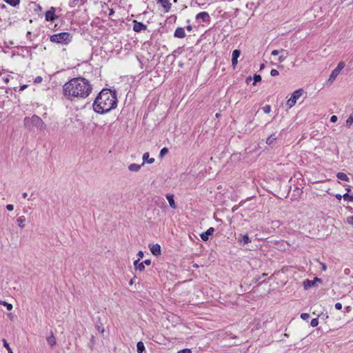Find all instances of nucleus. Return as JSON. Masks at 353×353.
<instances>
[{
  "mask_svg": "<svg viewBox=\"0 0 353 353\" xmlns=\"http://www.w3.org/2000/svg\"><path fill=\"white\" fill-rule=\"evenodd\" d=\"M242 239L239 240L240 242L243 241L245 244L251 242V239L248 235H243L241 237Z\"/></svg>",
  "mask_w": 353,
  "mask_h": 353,
  "instance_id": "c85d7f7f",
  "label": "nucleus"
},
{
  "mask_svg": "<svg viewBox=\"0 0 353 353\" xmlns=\"http://www.w3.org/2000/svg\"><path fill=\"white\" fill-rule=\"evenodd\" d=\"M134 266L136 270L142 272L145 270V265L143 262H139V259L134 262Z\"/></svg>",
  "mask_w": 353,
  "mask_h": 353,
  "instance_id": "f3484780",
  "label": "nucleus"
},
{
  "mask_svg": "<svg viewBox=\"0 0 353 353\" xmlns=\"http://www.w3.org/2000/svg\"><path fill=\"white\" fill-rule=\"evenodd\" d=\"M336 177L341 180V181H349V178L348 176H347L346 174L343 173V172H339L337 174H336Z\"/></svg>",
  "mask_w": 353,
  "mask_h": 353,
  "instance_id": "393cba45",
  "label": "nucleus"
},
{
  "mask_svg": "<svg viewBox=\"0 0 353 353\" xmlns=\"http://www.w3.org/2000/svg\"><path fill=\"white\" fill-rule=\"evenodd\" d=\"M208 0H196L195 3H196L198 6H203L207 3Z\"/></svg>",
  "mask_w": 353,
  "mask_h": 353,
  "instance_id": "4c0bfd02",
  "label": "nucleus"
},
{
  "mask_svg": "<svg viewBox=\"0 0 353 353\" xmlns=\"http://www.w3.org/2000/svg\"><path fill=\"white\" fill-rule=\"evenodd\" d=\"M17 223L19 225V227L21 229L24 228L26 224V217L24 216H21L17 218Z\"/></svg>",
  "mask_w": 353,
  "mask_h": 353,
  "instance_id": "412c9836",
  "label": "nucleus"
},
{
  "mask_svg": "<svg viewBox=\"0 0 353 353\" xmlns=\"http://www.w3.org/2000/svg\"><path fill=\"white\" fill-rule=\"evenodd\" d=\"M322 267H323V270H326V266L324 263L322 264Z\"/></svg>",
  "mask_w": 353,
  "mask_h": 353,
  "instance_id": "6e6d98bb",
  "label": "nucleus"
},
{
  "mask_svg": "<svg viewBox=\"0 0 353 353\" xmlns=\"http://www.w3.org/2000/svg\"><path fill=\"white\" fill-rule=\"evenodd\" d=\"M353 123V115H350L348 119L346 120V125L350 126Z\"/></svg>",
  "mask_w": 353,
  "mask_h": 353,
  "instance_id": "473e14b6",
  "label": "nucleus"
},
{
  "mask_svg": "<svg viewBox=\"0 0 353 353\" xmlns=\"http://www.w3.org/2000/svg\"><path fill=\"white\" fill-rule=\"evenodd\" d=\"M187 30H189V31H191L192 30V26H187Z\"/></svg>",
  "mask_w": 353,
  "mask_h": 353,
  "instance_id": "5fc2aeb1",
  "label": "nucleus"
},
{
  "mask_svg": "<svg viewBox=\"0 0 353 353\" xmlns=\"http://www.w3.org/2000/svg\"><path fill=\"white\" fill-rule=\"evenodd\" d=\"M157 3L161 5L165 12H168L171 9L172 3L169 0H157Z\"/></svg>",
  "mask_w": 353,
  "mask_h": 353,
  "instance_id": "9d476101",
  "label": "nucleus"
},
{
  "mask_svg": "<svg viewBox=\"0 0 353 353\" xmlns=\"http://www.w3.org/2000/svg\"><path fill=\"white\" fill-rule=\"evenodd\" d=\"M345 63L344 62H339L335 70H338L341 72V71L344 68Z\"/></svg>",
  "mask_w": 353,
  "mask_h": 353,
  "instance_id": "c756f323",
  "label": "nucleus"
},
{
  "mask_svg": "<svg viewBox=\"0 0 353 353\" xmlns=\"http://www.w3.org/2000/svg\"><path fill=\"white\" fill-rule=\"evenodd\" d=\"M132 284H133V281H132V280H131V281H130V285H132Z\"/></svg>",
  "mask_w": 353,
  "mask_h": 353,
  "instance_id": "bf43d9fd",
  "label": "nucleus"
},
{
  "mask_svg": "<svg viewBox=\"0 0 353 353\" xmlns=\"http://www.w3.org/2000/svg\"><path fill=\"white\" fill-rule=\"evenodd\" d=\"M117 105V98L115 91L103 89L96 97L93 103V110L99 114H105Z\"/></svg>",
  "mask_w": 353,
  "mask_h": 353,
  "instance_id": "f03ea898",
  "label": "nucleus"
},
{
  "mask_svg": "<svg viewBox=\"0 0 353 353\" xmlns=\"http://www.w3.org/2000/svg\"><path fill=\"white\" fill-rule=\"evenodd\" d=\"M79 0H70L69 1V6L71 8H74L77 5Z\"/></svg>",
  "mask_w": 353,
  "mask_h": 353,
  "instance_id": "72a5a7b5",
  "label": "nucleus"
},
{
  "mask_svg": "<svg viewBox=\"0 0 353 353\" xmlns=\"http://www.w3.org/2000/svg\"><path fill=\"white\" fill-rule=\"evenodd\" d=\"M347 222L351 225H353V216H349L347 218Z\"/></svg>",
  "mask_w": 353,
  "mask_h": 353,
  "instance_id": "79ce46f5",
  "label": "nucleus"
},
{
  "mask_svg": "<svg viewBox=\"0 0 353 353\" xmlns=\"http://www.w3.org/2000/svg\"><path fill=\"white\" fill-rule=\"evenodd\" d=\"M72 35L69 32H61L52 35L50 38L51 42L68 44L72 41Z\"/></svg>",
  "mask_w": 353,
  "mask_h": 353,
  "instance_id": "20e7f679",
  "label": "nucleus"
},
{
  "mask_svg": "<svg viewBox=\"0 0 353 353\" xmlns=\"http://www.w3.org/2000/svg\"><path fill=\"white\" fill-rule=\"evenodd\" d=\"M150 249L152 254L154 256H159L161 253V246L159 244L150 245Z\"/></svg>",
  "mask_w": 353,
  "mask_h": 353,
  "instance_id": "ddd939ff",
  "label": "nucleus"
},
{
  "mask_svg": "<svg viewBox=\"0 0 353 353\" xmlns=\"http://www.w3.org/2000/svg\"><path fill=\"white\" fill-rule=\"evenodd\" d=\"M143 263L144 265L145 264L147 265H150L151 264V260L146 259L144 261H143Z\"/></svg>",
  "mask_w": 353,
  "mask_h": 353,
  "instance_id": "09e8293b",
  "label": "nucleus"
},
{
  "mask_svg": "<svg viewBox=\"0 0 353 353\" xmlns=\"http://www.w3.org/2000/svg\"><path fill=\"white\" fill-rule=\"evenodd\" d=\"M0 304L6 307L7 310L10 311L12 310V305L3 301H0Z\"/></svg>",
  "mask_w": 353,
  "mask_h": 353,
  "instance_id": "cd10ccee",
  "label": "nucleus"
},
{
  "mask_svg": "<svg viewBox=\"0 0 353 353\" xmlns=\"http://www.w3.org/2000/svg\"><path fill=\"white\" fill-rule=\"evenodd\" d=\"M174 36L179 39L184 38L186 36L184 28L181 27L177 28L174 31Z\"/></svg>",
  "mask_w": 353,
  "mask_h": 353,
  "instance_id": "f8f14e48",
  "label": "nucleus"
},
{
  "mask_svg": "<svg viewBox=\"0 0 353 353\" xmlns=\"http://www.w3.org/2000/svg\"><path fill=\"white\" fill-rule=\"evenodd\" d=\"M23 121L25 127L29 130H32L34 127L41 129L44 124L43 120L35 114L31 117H26Z\"/></svg>",
  "mask_w": 353,
  "mask_h": 353,
  "instance_id": "7ed1b4c3",
  "label": "nucleus"
},
{
  "mask_svg": "<svg viewBox=\"0 0 353 353\" xmlns=\"http://www.w3.org/2000/svg\"><path fill=\"white\" fill-rule=\"evenodd\" d=\"M196 20H201L203 22H208L210 20V17L207 12H201L196 15Z\"/></svg>",
  "mask_w": 353,
  "mask_h": 353,
  "instance_id": "0eeeda50",
  "label": "nucleus"
},
{
  "mask_svg": "<svg viewBox=\"0 0 353 353\" xmlns=\"http://www.w3.org/2000/svg\"><path fill=\"white\" fill-rule=\"evenodd\" d=\"M277 137L276 133L272 134L269 137H268L266 140V143L268 145H271L274 143L275 140H276Z\"/></svg>",
  "mask_w": 353,
  "mask_h": 353,
  "instance_id": "5701e85b",
  "label": "nucleus"
},
{
  "mask_svg": "<svg viewBox=\"0 0 353 353\" xmlns=\"http://www.w3.org/2000/svg\"><path fill=\"white\" fill-rule=\"evenodd\" d=\"M147 26L141 22L134 21L133 30L137 32H140L142 30H145Z\"/></svg>",
  "mask_w": 353,
  "mask_h": 353,
  "instance_id": "1a4fd4ad",
  "label": "nucleus"
},
{
  "mask_svg": "<svg viewBox=\"0 0 353 353\" xmlns=\"http://www.w3.org/2000/svg\"><path fill=\"white\" fill-rule=\"evenodd\" d=\"M281 52L282 53V54H281L279 58H278V61L280 62V63H282L283 61H284V60L287 58L288 55V52L284 50H281Z\"/></svg>",
  "mask_w": 353,
  "mask_h": 353,
  "instance_id": "4be33fe9",
  "label": "nucleus"
},
{
  "mask_svg": "<svg viewBox=\"0 0 353 353\" xmlns=\"http://www.w3.org/2000/svg\"><path fill=\"white\" fill-rule=\"evenodd\" d=\"M22 196H23V198H26L28 196L27 192L23 193Z\"/></svg>",
  "mask_w": 353,
  "mask_h": 353,
  "instance_id": "864d4df0",
  "label": "nucleus"
},
{
  "mask_svg": "<svg viewBox=\"0 0 353 353\" xmlns=\"http://www.w3.org/2000/svg\"><path fill=\"white\" fill-rule=\"evenodd\" d=\"M166 198L169 202V204H170V206L172 208V209H176V205L175 203V201L174 200V196L172 194H167L166 195Z\"/></svg>",
  "mask_w": 353,
  "mask_h": 353,
  "instance_id": "a211bd4d",
  "label": "nucleus"
},
{
  "mask_svg": "<svg viewBox=\"0 0 353 353\" xmlns=\"http://www.w3.org/2000/svg\"><path fill=\"white\" fill-rule=\"evenodd\" d=\"M335 308L336 310H341L342 308V304L341 303H336L334 305Z\"/></svg>",
  "mask_w": 353,
  "mask_h": 353,
  "instance_id": "de8ad7c7",
  "label": "nucleus"
},
{
  "mask_svg": "<svg viewBox=\"0 0 353 353\" xmlns=\"http://www.w3.org/2000/svg\"><path fill=\"white\" fill-rule=\"evenodd\" d=\"M145 350V345L143 342L139 341L137 344V351L138 353H143Z\"/></svg>",
  "mask_w": 353,
  "mask_h": 353,
  "instance_id": "a878e982",
  "label": "nucleus"
},
{
  "mask_svg": "<svg viewBox=\"0 0 353 353\" xmlns=\"http://www.w3.org/2000/svg\"><path fill=\"white\" fill-rule=\"evenodd\" d=\"M46 20L48 21H54L57 19V16L55 14V8L51 7L45 14Z\"/></svg>",
  "mask_w": 353,
  "mask_h": 353,
  "instance_id": "423d86ee",
  "label": "nucleus"
},
{
  "mask_svg": "<svg viewBox=\"0 0 353 353\" xmlns=\"http://www.w3.org/2000/svg\"><path fill=\"white\" fill-rule=\"evenodd\" d=\"M279 71L276 69H272L271 71H270V74L272 76V77H275V76H277L279 75Z\"/></svg>",
  "mask_w": 353,
  "mask_h": 353,
  "instance_id": "ea45409f",
  "label": "nucleus"
},
{
  "mask_svg": "<svg viewBox=\"0 0 353 353\" xmlns=\"http://www.w3.org/2000/svg\"><path fill=\"white\" fill-rule=\"evenodd\" d=\"M261 81V75H259V74H254L253 85H255L257 82H259Z\"/></svg>",
  "mask_w": 353,
  "mask_h": 353,
  "instance_id": "2f4dec72",
  "label": "nucleus"
},
{
  "mask_svg": "<svg viewBox=\"0 0 353 353\" xmlns=\"http://www.w3.org/2000/svg\"><path fill=\"white\" fill-rule=\"evenodd\" d=\"M3 1L6 3H7L8 4H9L13 7H16L20 3V0H3Z\"/></svg>",
  "mask_w": 353,
  "mask_h": 353,
  "instance_id": "bb28decb",
  "label": "nucleus"
},
{
  "mask_svg": "<svg viewBox=\"0 0 353 353\" xmlns=\"http://www.w3.org/2000/svg\"><path fill=\"white\" fill-rule=\"evenodd\" d=\"M350 191V188L347 189V193L343 194V197L345 201H347L348 202H353V195H350L348 192Z\"/></svg>",
  "mask_w": 353,
  "mask_h": 353,
  "instance_id": "b1692460",
  "label": "nucleus"
},
{
  "mask_svg": "<svg viewBox=\"0 0 353 353\" xmlns=\"http://www.w3.org/2000/svg\"><path fill=\"white\" fill-rule=\"evenodd\" d=\"M310 317V315L309 314L307 313H302L301 314V318L303 319V320H307Z\"/></svg>",
  "mask_w": 353,
  "mask_h": 353,
  "instance_id": "58836bf2",
  "label": "nucleus"
},
{
  "mask_svg": "<svg viewBox=\"0 0 353 353\" xmlns=\"http://www.w3.org/2000/svg\"><path fill=\"white\" fill-rule=\"evenodd\" d=\"M310 325L312 327H315L319 325V320L317 318L312 319Z\"/></svg>",
  "mask_w": 353,
  "mask_h": 353,
  "instance_id": "7c9ffc66",
  "label": "nucleus"
},
{
  "mask_svg": "<svg viewBox=\"0 0 353 353\" xmlns=\"http://www.w3.org/2000/svg\"><path fill=\"white\" fill-rule=\"evenodd\" d=\"M280 52H281V51H279V50H274L273 51H272L271 54H272V56H276V55H278Z\"/></svg>",
  "mask_w": 353,
  "mask_h": 353,
  "instance_id": "a18cd8bd",
  "label": "nucleus"
},
{
  "mask_svg": "<svg viewBox=\"0 0 353 353\" xmlns=\"http://www.w3.org/2000/svg\"><path fill=\"white\" fill-rule=\"evenodd\" d=\"M263 110L265 113L268 114L271 111V106L270 105H266L263 108Z\"/></svg>",
  "mask_w": 353,
  "mask_h": 353,
  "instance_id": "e433bc0d",
  "label": "nucleus"
},
{
  "mask_svg": "<svg viewBox=\"0 0 353 353\" xmlns=\"http://www.w3.org/2000/svg\"><path fill=\"white\" fill-rule=\"evenodd\" d=\"M214 232V228H210L207 231L201 234V238L203 241H207L209 239V236L212 235Z\"/></svg>",
  "mask_w": 353,
  "mask_h": 353,
  "instance_id": "9b49d317",
  "label": "nucleus"
},
{
  "mask_svg": "<svg viewBox=\"0 0 353 353\" xmlns=\"http://www.w3.org/2000/svg\"><path fill=\"white\" fill-rule=\"evenodd\" d=\"M42 80H43L42 77L40 76H38L34 79V82L36 83H39L42 81Z\"/></svg>",
  "mask_w": 353,
  "mask_h": 353,
  "instance_id": "a19ab883",
  "label": "nucleus"
},
{
  "mask_svg": "<svg viewBox=\"0 0 353 353\" xmlns=\"http://www.w3.org/2000/svg\"><path fill=\"white\" fill-rule=\"evenodd\" d=\"M335 197H336L337 199L341 200V198L343 197V196H341V194H336V195H335Z\"/></svg>",
  "mask_w": 353,
  "mask_h": 353,
  "instance_id": "3c124183",
  "label": "nucleus"
},
{
  "mask_svg": "<svg viewBox=\"0 0 353 353\" xmlns=\"http://www.w3.org/2000/svg\"><path fill=\"white\" fill-rule=\"evenodd\" d=\"M178 353H192L190 349H183L178 352Z\"/></svg>",
  "mask_w": 353,
  "mask_h": 353,
  "instance_id": "37998d69",
  "label": "nucleus"
},
{
  "mask_svg": "<svg viewBox=\"0 0 353 353\" xmlns=\"http://www.w3.org/2000/svg\"><path fill=\"white\" fill-rule=\"evenodd\" d=\"M2 341L3 343V346L6 348V350H8V352L11 351L12 349L10 348V347L9 344L8 343V342L6 341V340L3 339L2 340Z\"/></svg>",
  "mask_w": 353,
  "mask_h": 353,
  "instance_id": "c9c22d12",
  "label": "nucleus"
},
{
  "mask_svg": "<svg viewBox=\"0 0 353 353\" xmlns=\"http://www.w3.org/2000/svg\"><path fill=\"white\" fill-rule=\"evenodd\" d=\"M138 255H139V259H142V258L143 257V256H144L143 252L142 251H139V252H138Z\"/></svg>",
  "mask_w": 353,
  "mask_h": 353,
  "instance_id": "8fccbe9b",
  "label": "nucleus"
},
{
  "mask_svg": "<svg viewBox=\"0 0 353 353\" xmlns=\"http://www.w3.org/2000/svg\"><path fill=\"white\" fill-rule=\"evenodd\" d=\"M339 73H340V72L334 69L330 75V77L327 82V85H331L334 82V81L336 79L337 76L339 74Z\"/></svg>",
  "mask_w": 353,
  "mask_h": 353,
  "instance_id": "4468645a",
  "label": "nucleus"
},
{
  "mask_svg": "<svg viewBox=\"0 0 353 353\" xmlns=\"http://www.w3.org/2000/svg\"><path fill=\"white\" fill-rule=\"evenodd\" d=\"M241 54V51L239 50H234L232 52V63L233 66H235L237 64V59Z\"/></svg>",
  "mask_w": 353,
  "mask_h": 353,
  "instance_id": "2eb2a0df",
  "label": "nucleus"
},
{
  "mask_svg": "<svg viewBox=\"0 0 353 353\" xmlns=\"http://www.w3.org/2000/svg\"><path fill=\"white\" fill-rule=\"evenodd\" d=\"M168 152V149L167 148H163L160 151L159 156L160 157H163L165 154H166Z\"/></svg>",
  "mask_w": 353,
  "mask_h": 353,
  "instance_id": "f704fd0d",
  "label": "nucleus"
},
{
  "mask_svg": "<svg viewBox=\"0 0 353 353\" xmlns=\"http://www.w3.org/2000/svg\"><path fill=\"white\" fill-rule=\"evenodd\" d=\"M143 165H138L136 163H131L128 165V170L131 172H138Z\"/></svg>",
  "mask_w": 353,
  "mask_h": 353,
  "instance_id": "aec40b11",
  "label": "nucleus"
},
{
  "mask_svg": "<svg viewBox=\"0 0 353 353\" xmlns=\"http://www.w3.org/2000/svg\"><path fill=\"white\" fill-rule=\"evenodd\" d=\"M143 162L142 165H144L145 163L152 164L154 162V159L150 158L149 152H145L143 155Z\"/></svg>",
  "mask_w": 353,
  "mask_h": 353,
  "instance_id": "dca6fc26",
  "label": "nucleus"
},
{
  "mask_svg": "<svg viewBox=\"0 0 353 353\" xmlns=\"http://www.w3.org/2000/svg\"><path fill=\"white\" fill-rule=\"evenodd\" d=\"M216 117H219V113H216Z\"/></svg>",
  "mask_w": 353,
  "mask_h": 353,
  "instance_id": "052dcab7",
  "label": "nucleus"
},
{
  "mask_svg": "<svg viewBox=\"0 0 353 353\" xmlns=\"http://www.w3.org/2000/svg\"><path fill=\"white\" fill-rule=\"evenodd\" d=\"M92 90L90 82L84 78H73L63 87V95L70 101L85 99Z\"/></svg>",
  "mask_w": 353,
  "mask_h": 353,
  "instance_id": "f257e3e1",
  "label": "nucleus"
},
{
  "mask_svg": "<svg viewBox=\"0 0 353 353\" xmlns=\"http://www.w3.org/2000/svg\"><path fill=\"white\" fill-rule=\"evenodd\" d=\"M338 118L336 115H332L330 118V121L332 123H335L337 121Z\"/></svg>",
  "mask_w": 353,
  "mask_h": 353,
  "instance_id": "49530a36",
  "label": "nucleus"
},
{
  "mask_svg": "<svg viewBox=\"0 0 353 353\" xmlns=\"http://www.w3.org/2000/svg\"><path fill=\"white\" fill-rule=\"evenodd\" d=\"M46 341L51 347L55 345L57 343L56 339L52 332L51 334L46 338Z\"/></svg>",
  "mask_w": 353,
  "mask_h": 353,
  "instance_id": "6ab92c4d",
  "label": "nucleus"
},
{
  "mask_svg": "<svg viewBox=\"0 0 353 353\" xmlns=\"http://www.w3.org/2000/svg\"><path fill=\"white\" fill-rule=\"evenodd\" d=\"M6 208L8 211H12L14 210V205L12 204H8Z\"/></svg>",
  "mask_w": 353,
  "mask_h": 353,
  "instance_id": "c03bdc74",
  "label": "nucleus"
},
{
  "mask_svg": "<svg viewBox=\"0 0 353 353\" xmlns=\"http://www.w3.org/2000/svg\"><path fill=\"white\" fill-rule=\"evenodd\" d=\"M316 282H321V279L317 277H315L312 281L309 279L305 280L303 281V287L305 290H307L310 288L314 286Z\"/></svg>",
  "mask_w": 353,
  "mask_h": 353,
  "instance_id": "6e6552de",
  "label": "nucleus"
},
{
  "mask_svg": "<svg viewBox=\"0 0 353 353\" xmlns=\"http://www.w3.org/2000/svg\"><path fill=\"white\" fill-rule=\"evenodd\" d=\"M27 88V85H23L20 88V90H23L24 89H26Z\"/></svg>",
  "mask_w": 353,
  "mask_h": 353,
  "instance_id": "603ef678",
  "label": "nucleus"
},
{
  "mask_svg": "<svg viewBox=\"0 0 353 353\" xmlns=\"http://www.w3.org/2000/svg\"><path fill=\"white\" fill-rule=\"evenodd\" d=\"M8 353H13L12 350L8 352Z\"/></svg>",
  "mask_w": 353,
  "mask_h": 353,
  "instance_id": "680f3d73",
  "label": "nucleus"
},
{
  "mask_svg": "<svg viewBox=\"0 0 353 353\" xmlns=\"http://www.w3.org/2000/svg\"><path fill=\"white\" fill-rule=\"evenodd\" d=\"M264 67H265L264 64H261V66H260V70L263 69Z\"/></svg>",
  "mask_w": 353,
  "mask_h": 353,
  "instance_id": "4d7b16f0",
  "label": "nucleus"
},
{
  "mask_svg": "<svg viewBox=\"0 0 353 353\" xmlns=\"http://www.w3.org/2000/svg\"><path fill=\"white\" fill-rule=\"evenodd\" d=\"M112 13H113V10H112V9H111L110 11V15L112 14Z\"/></svg>",
  "mask_w": 353,
  "mask_h": 353,
  "instance_id": "13d9d810",
  "label": "nucleus"
},
{
  "mask_svg": "<svg viewBox=\"0 0 353 353\" xmlns=\"http://www.w3.org/2000/svg\"><path fill=\"white\" fill-rule=\"evenodd\" d=\"M303 93V89H298L292 94L291 97L286 102L288 108H292L296 104L297 100L302 96Z\"/></svg>",
  "mask_w": 353,
  "mask_h": 353,
  "instance_id": "39448f33",
  "label": "nucleus"
}]
</instances>
